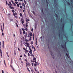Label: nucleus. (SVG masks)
<instances>
[{"label":"nucleus","instance_id":"obj_10","mask_svg":"<svg viewBox=\"0 0 73 73\" xmlns=\"http://www.w3.org/2000/svg\"><path fill=\"white\" fill-rule=\"evenodd\" d=\"M28 47L29 48V49L30 50H32V48H30L31 47V46H29V47Z\"/></svg>","mask_w":73,"mask_h":73},{"label":"nucleus","instance_id":"obj_62","mask_svg":"<svg viewBox=\"0 0 73 73\" xmlns=\"http://www.w3.org/2000/svg\"><path fill=\"white\" fill-rule=\"evenodd\" d=\"M31 56H33V54H31Z\"/></svg>","mask_w":73,"mask_h":73},{"label":"nucleus","instance_id":"obj_3","mask_svg":"<svg viewBox=\"0 0 73 73\" xmlns=\"http://www.w3.org/2000/svg\"><path fill=\"white\" fill-rule=\"evenodd\" d=\"M26 45H27V47H29L30 46L28 42L26 43Z\"/></svg>","mask_w":73,"mask_h":73},{"label":"nucleus","instance_id":"obj_42","mask_svg":"<svg viewBox=\"0 0 73 73\" xmlns=\"http://www.w3.org/2000/svg\"><path fill=\"white\" fill-rule=\"evenodd\" d=\"M3 45H4V41H3Z\"/></svg>","mask_w":73,"mask_h":73},{"label":"nucleus","instance_id":"obj_29","mask_svg":"<svg viewBox=\"0 0 73 73\" xmlns=\"http://www.w3.org/2000/svg\"><path fill=\"white\" fill-rule=\"evenodd\" d=\"M17 6L18 7H20V6H19V4H17Z\"/></svg>","mask_w":73,"mask_h":73},{"label":"nucleus","instance_id":"obj_13","mask_svg":"<svg viewBox=\"0 0 73 73\" xmlns=\"http://www.w3.org/2000/svg\"><path fill=\"white\" fill-rule=\"evenodd\" d=\"M30 51H29V52L30 54H32V50H30Z\"/></svg>","mask_w":73,"mask_h":73},{"label":"nucleus","instance_id":"obj_28","mask_svg":"<svg viewBox=\"0 0 73 73\" xmlns=\"http://www.w3.org/2000/svg\"><path fill=\"white\" fill-rule=\"evenodd\" d=\"M22 4L23 6L25 5V4H24V3H22Z\"/></svg>","mask_w":73,"mask_h":73},{"label":"nucleus","instance_id":"obj_35","mask_svg":"<svg viewBox=\"0 0 73 73\" xmlns=\"http://www.w3.org/2000/svg\"><path fill=\"white\" fill-rule=\"evenodd\" d=\"M22 30L23 32L24 31H25V29H22Z\"/></svg>","mask_w":73,"mask_h":73},{"label":"nucleus","instance_id":"obj_32","mask_svg":"<svg viewBox=\"0 0 73 73\" xmlns=\"http://www.w3.org/2000/svg\"><path fill=\"white\" fill-rule=\"evenodd\" d=\"M15 4H18V2H17V1H15Z\"/></svg>","mask_w":73,"mask_h":73},{"label":"nucleus","instance_id":"obj_49","mask_svg":"<svg viewBox=\"0 0 73 73\" xmlns=\"http://www.w3.org/2000/svg\"><path fill=\"white\" fill-rule=\"evenodd\" d=\"M28 35V34H27V33H26V35L27 36Z\"/></svg>","mask_w":73,"mask_h":73},{"label":"nucleus","instance_id":"obj_7","mask_svg":"<svg viewBox=\"0 0 73 73\" xmlns=\"http://www.w3.org/2000/svg\"><path fill=\"white\" fill-rule=\"evenodd\" d=\"M31 33V31H29L28 32V34L29 35H30V34Z\"/></svg>","mask_w":73,"mask_h":73},{"label":"nucleus","instance_id":"obj_19","mask_svg":"<svg viewBox=\"0 0 73 73\" xmlns=\"http://www.w3.org/2000/svg\"><path fill=\"white\" fill-rule=\"evenodd\" d=\"M35 48V47L33 46V45H32V49H33V48Z\"/></svg>","mask_w":73,"mask_h":73},{"label":"nucleus","instance_id":"obj_41","mask_svg":"<svg viewBox=\"0 0 73 73\" xmlns=\"http://www.w3.org/2000/svg\"><path fill=\"white\" fill-rule=\"evenodd\" d=\"M34 51H36V49L35 48H34Z\"/></svg>","mask_w":73,"mask_h":73},{"label":"nucleus","instance_id":"obj_31","mask_svg":"<svg viewBox=\"0 0 73 73\" xmlns=\"http://www.w3.org/2000/svg\"><path fill=\"white\" fill-rule=\"evenodd\" d=\"M12 12H13V13H14L15 12V11L14 10H12Z\"/></svg>","mask_w":73,"mask_h":73},{"label":"nucleus","instance_id":"obj_33","mask_svg":"<svg viewBox=\"0 0 73 73\" xmlns=\"http://www.w3.org/2000/svg\"><path fill=\"white\" fill-rule=\"evenodd\" d=\"M25 52H28V51L27 50H25Z\"/></svg>","mask_w":73,"mask_h":73},{"label":"nucleus","instance_id":"obj_64","mask_svg":"<svg viewBox=\"0 0 73 73\" xmlns=\"http://www.w3.org/2000/svg\"><path fill=\"white\" fill-rule=\"evenodd\" d=\"M31 44H33V41L31 42Z\"/></svg>","mask_w":73,"mask_h":73},{"label":"nucleus","instance_id":"obj_21","mask_svg":"<svg viewBox=\"0 0 73 73\" xmlns=\"http://www.w3.org/2000/svg\"><path fill=\"white\" fill-rule=\"evenodd\" d=\"M29 35L30 36H32V33H31Z\"/></svg>","mask_w":73,"mask_h":73},{"label":"nucleus","instance_id":"obj_58","mask_svg":"<svg viewBox=\"0 0 73 73\" xmlns=\"http://www.w3.org/2000/svg\"><path fill=\"white\" fill-rule=\"evenodd\" d=\"M24 23V21H22V24H23Z\"/></svg>","mask_w":73,"mask_h":73},{"label":"nucleus","instance_id":"obj_45","mask_svg":"<svg viewBox=\"0 0 73 73\" xmlns=\"http://www.w3.org/2000/svg\"><path fill=\"white\" fill-rule=\"evenodd\" d=\"M19 60L20 61H21V58H19Z\"/></svg>","mask_w":73,"mask_h":73},{"label":"nucleus","instance_id":"obj_63","mask_svg":"<svg viewBox=\"0 0 73 73\" xmlns=\"http://www.w3.org/2000/svg\"><path fill=\"white\" fill-rule=\"evenodd\" d=\"M25 61H27V59H25Z\"/></svg>","mask_w":73,"mask_h":73},{"label":"nucleus","instance_id":"obj_50","mask_svg":"<svg viewBox=\"0 0 73 73\" xmlns=\"http://www.w3.org/2000/svg\"><path fill=\"white\" fill-rule=\"evenodd\" d=\"M25 38H27V35H25Z\"/></svg>","mask_w":73,"mask_h":73},{"label":"nucleus","instance_id":"obj_24","mask_svg":"<svg viewBox=\"0 0 73 73\" xmlns=\"http://www.w3.org/2000/svg\"><path fill=\"white\" fill-rule=\"evenodd\" d=\"M28 37H30V38H31V36L30 35H28L27 36Z\"/></svg>","mask_w":73,"mask_h":73},{"label":"nucleus","instance_id":"obj_40","mask_svg":"<svg viewBox=\"0 0 73 73\" xmlns=\"http://www.w3.org/2000/svg\"><path fill=\"white\" fill-rule=\"evenodd\" d=\"M3 48H4V44H3Z\"/></svg>","mask_w":73,"mask_h":73},{"label":"nucleus","instance_id":"obj_61","mask_svg":"<svg viewBox=\"0 0 73 73\" xmlns=\"http://www.w3.org/2000/svg\"><path fill=\"white\" fill-rule=\"evenodd\" d=\"M23 49H24V50H25V48H23Z\"/></svg>","mask_w":73,"mask_h":73},{"label":"nucleus","instance_id":"obj_48","mask_svg":"<svg viewBox=\"0 0 73 73\" xmlns=\"http://www.w3.org/2000/svg\"><path fill=\"white\" fill-rule=\"evenodd\" d=\"M10 20L11 21H13V19H11Z\"/></svg>","mask_w":73,"mask_h":73},{"label":"nucleus","instance_id":"obj_8","mask_svg":"<svg viewBox=\"0 0 73 73\" xmlns=\"http://www.w3.org/2000/svg\"><path fill=\"white\" fill-rule=\"evenodd\" d=\"M1 30L2 31V32L3 33V26H1Z\"/></svg>","mask_w":73,"mask_h":73},{"label":"nucleus","instance_id":"obj_55","mask_svg":"<svg viewBox=\"0 0 73 73\" xmlns=\"http://www.w3.org/2000/svg\"><path fill=\"white\" fill-rule=\"evenodd\" d=\"M20 8H23V7H22V6H21L20 7Z\"/></svg>","mask_w":73,"mask_h":73},{"label":"nucleus","instance_id":"obj_27","mask_svg":"<svg viewBox=\"0 0 73 73\" xmlns=\"http://www.w3.org/2000/svg\"><path fill=\"white\" fill-rule=\"evenodd\" d=\"M13 4H14V5L16 7V4H15V3H14Z\"/></svg>","mask_w":73,"mask_h":73},{"label":"nucleus","instance_id":"obj_43","mask_svg":"<svg viewBox=\"0 0 73 73\" xmlns=\"http://www.w3.org/2000/svg\"><path fill=\"white\" fill-rule=\"evenodd\" d=\"M2 73H4V71L3 70H2Z\"/></svg>","mask_w":73,"mask_h":73},{"label":"nucleus","instance_id":"obj_9","mask_svg":"<svg viewBox=\"0 0 73 73\" xmlns=\"http://www.w3.org/2000/svg\"><path fill=\"white\" fill-rule=\"evenodd\" d=\"M27 42H25L23 43V44L26 46V47H27V46L25 45V44H27Z\"/></svg>","mask_w":73,"mask_h":73},{"label":"nucleus","instance_id":"obj_23","mask_svg":"<svg viewBox=\"0 0 73 73\" xmlns=\"http://www.w3.org/2000/svg\"><path fill=\"white\" fill-rule=\"evenodd\" d=\"M26 28H27V27H28V23H26Z\"/></svg>","mask_w":73,"mask_h":73},{"label":"nucleus","instance_id":"obj_15","mask_svg":"<svg viewBox=\"0 0 73 73\" xmlns=\"http://www.w3.org/2000/svg\"><path fill=\"white\" fill-rule=\"evenodd\" d=\"M33 60H34V61H36V58H35L34 57V58L33 59Z\"/></svg>","mask_w":73,"mask_h":73},{"label":"nucleus","instance_id":"obj_14","mask_svg":"<svg viewBox=\"0 0 73 73\" xmlns=\"http://www.w3.org/2000/svg\"><path fill=\"white\" fill-rule=\"evenodd\" d=\"M4 62L5 66V67H7V65H6V64L5 63V60H4Z\"/></svg>","mask_w":73,"mask_h":73},{"label":"nucleus","instance_id":"obj_17","mask_svg":"<svg viewBox=\"0 0 73 73\" xmlns=\"http://www.w3.org/2000/svg\"><path fill=\"white\" fill-rule=\"evenodd\" d=\"M16 40H15V42H14V44L15 45H16Z\"/></svg>","mask_w":73,"mask_h":73},{"label":"nucleus","instance_id":"obj_57","mask_svg":"<svg viewBox=\"0 0 73 73\" xmlns=\"http://www.w3.org/2000/svg\"><path fill=\"white\" fill-rule=\"evenodd\" d=\"M25 30H26V31H28V29H25Z\"/></svg>","mask_w":73,"mask_h":73},{"label":"nucleus","instance_id":"obj_39","mask_svg":"<svg viewBox=\"0 0 73 73\" xmlns=\"http://www.w3.org/2000/svg\"><path fill=\"white\" fill-rule=\"evenodd\" d=\"M16 25L17 27H18V25H17V24L16 23Z\"/></svg>","mask_w":73,"mask_h":73},{"label":"nucleus","instance_id":"obj_25","mask_svg":"<svg viewBox=\"0 0 73 73\" xmlns=\"http://www.w3.org/2000/svg\"><path fill=\"white\" fill-rule=\"evenodd\" d=\"M8 5H9V7H10V6H11V5H11V4H8Z\"/></svg>","mask_w":73,"mask_h":73},{"label":"nucleus","instance_id":"obj_51","mask_svg":"<svg viewBox=\"0 0 73 73\" xmlns=\"http://www.w3.org/2000/svg\"><path fill=\"white\" fill-rule=\"evenodd\" d=\"M28 55L29 56H30V54H29V53H28Z\"/></svg>","mask_w":73,"mask_h":73},{"label":"nucleus","instance_id":"obj_12","mask_svg":"<svg viewBox=\"0 0 73 73\" xmlns=\"http://www.w3.org/2000/svg\"><path fill=\"white\" fill-rule=\"evenodd\" d=\"M20 35H21V33H22V32L21 31V29H20Z\"/></svg>","mask_w":73,"mask_h":73},{"label":"nucleus","instance_id":"obj_26","mask_svg":"<svg viewBox=\"0 0 73 73\" xmlns=\"http://www.w3.org/2000/svg\"><path fill=\"white\" fill-rule=\"evenodd\" d=\"M23 34H25V31H24L23 32Z\"/></svg>","mask_w":73,"mask_h":73},{"label":"nucleus","instance_id":"obj_54","mask_svg":"<svg viewBox=\"0 0 73 73\" xmlns=\"http://www.w3.org/2000/svg\"><path fill=\"white\" fill-rule=\"evenodd\" d=\"M33 14H35V12H34L33 11Z\"/></svg>","mask_w":73,"mask_h":73},{"label":"nucleus","instance_id":"obj_53","mask_svg":"<svg viewBox=\"0 0 73 73\" xmlns=\"http://www.w3.org/2000/svg\"><path fill=\"white\" fill-rule=\"evenodd\" d=\"M34 64L33 63H32V66H33Z\"/></svg>","mask_w":73,"mask_h":73},{"label":"nucleus","instance_id":"obj_56","mask_svg":"<svg viewBox=\"0 0 73 73\" xmlns=\"http://www.w3.org/2000/svg\"><path fill=\"white\" fill-rule=\"evenodd\" d=\"M24 6V8L25 7V5H23Z\"/></svg>","mask_w":73,"mask_h":73},{"label":"nucleus","instance_id":"obj_18","mask_svg":"<svg viewBox=\"0 0 73 73\" xmlns=\"http://www.w3.org/2000/svg\"><path fill=\"white\" fill-rule=\"evenodd\" d=\"M34 66H37V64L35 63L34 64Z\"/></svg>","mask_w":73,"mask_h":73},{"label":"nucleus","instance_id":"obj_52","mask_svg":"<svg viewBox=\"0 0 73 73\" xmlns=\"http://www.w3.org/2000/svg\"><path fill=\"white\" fill-rule=\"evenodd\" d=\"M10 66H11V67L12 68V69H13V67H12V66L11 65H10Z\"/></svg>","mask_w":73,"mask_h":73},{"label":"nucleus","instance_id":"obj_44","mask_svg":"<svg viewBox=\"0 0 73 73\" xmlns=\"http://www.w3.org/2000/svg\"><path fill=\"white\" fill-rule=\"evenodd\" d=\"M37 65H39V64L38 63V62H37Z\"/></svg>","mask_w":73,"mask_h":73},{"label":"nucleus","instance_id":"obj_38","mask_svg":"<svg viewBox=\"0 0 73 73\" xmlns=\"http://www.w3.org/2000/svg\"><path fill=\"white\" fill-rule=\"evenodd\" d=\"M6 3L7 5H8V2H7V1H6Z\"/></svg>","mask_w":73,"mask_h":73},{"label":"nucleus","instance_id":"obj_34","mask_svg":"<svg viewBox=\"0 0 73 73\" xmlns=\"http://www.w3.org/2000/svg\"><path fill=\"white\" fill-rule=\"evenodd\" d=\"M24 2L25 4H27V3H26V1H25V0H24Z\"/></svg>","mask_w":73,"mask_h":73},{"label":"nucleus","instance_id":"obj_22","mask_svg":"<svg viewBox=\"0 0 73 73\" xmlns=\"http://www.w3.org/2000/svg\"><path fill=\"white\" fill-rule=\"evenodd\" d=\"M27 68L28 70V71H29V72H30V70H29V68H28V67H27Z\"/></svg>","mask_w":73,"mask_h":73},{"label":"nucleus","instance_id":"obj_5","mask_svg":"<svg viewBox=\"0 0 73 73\" xmlns=\"http://www.w3.org/2000/svg\"><path fill=\"white\" fill-rule=\"evenodd\" d=\"M13 15H14V16H16V15H17V14L16 13H13Z\"/></svg>","mask_w":73,"mask_h":73},{"label":"nucleus","instance_id":"obj_59","mask_svg":"<svg viewBox=\"0 0 73 73\" xmlns=\"http://www.w3.org/2000/svg\"><path fill=\"white\" fill-rule=\"evenodd\" d=\"M18 49L19 51H20V49H19V47L18 48Z\"/></svg>","mask_w":73,"mask_h":73},{"label":"nucleus","instance_id":"obj_2","mask_svg":"<svg viewBox=\"0 0 73 73\" xmlns=\"http://www.w3.org/2000/svg\"><path fill=\"white\" fill-rule=\"evenodd\" d=\"M28 65L29 66L31 65V64L30 63H29L26 62V65L27 67H28Z\"/></svg>","mask_w":73,"mask_h":73},{"label":"nucleus","instance_id":"obj_30","mask_svg":"<svg viewBox=\"0 0 73 73\" xmlns=\"http://www.w3.org/2000/svg\"><path fill=\"white\" fill-rule=\"evenodd\" d=\"M31 31H32V32L33 31V29H31Z\"/></svg>","mask_w":73,"mask_h":73},{"label":"nucleus","instance_id":"obj_11","mask_svg":"<svg viewBox=\"0 0 73 73\" xmlns=\"http://www.w3.org/2000/svg\"><path fill=\"white\" fill-rule=\"evenodd\" d=\"M20 15L21 17H23V15H22V13H20Z\"/></svg>","mask_w":73,"mask_h":73},{"label":"nucleus","instance_id":"obj_37","mask_svg":"<svg viewBox=\"0 0 73 73\" xmlns=\"http://www.w3.org/2000/svg\"><path fill=\"white\" fill-rule=\"evenodd\" d=\"M34 69H35V72H37V70L35 68Z\"/></svg>","mask_w":73,"mask_h":73},{"label":"nucleus","instance_id":"obj_60","mask_svg":"<svg viewBox=\"0 0 73 73\" xmlns=\"http://www.w3.org/2000/svg\"><path fill=\"white\" fill-rule=\"evenodd\" d=\"M19 5H21V3H19Z\"/></svg>","mask_w":73,"mask_h":73},{"label":"nucleus","instance_id":"obj_16","mask_svg":"<svg viewBox=\"0 0 73 73\" xmlns=\"http://www.w3.org/2000/svg\"><path fill=\"white\" fill-rule=\"evenodd\" d=\"M52 57H53V58H54V55H53V54H52Z\"/></svg>","mask_w":73,"mask_h":73},{"label":"nucleus","instance_id":"obj_6","mask_svg":"<svg viewBox=\"0 0 73 73\" xmlns=\"http://www.w3.org/2000/svg\"><path fill=\"white\" fill-rule=\"evenodd\" d=\"M10 8L11 9H14V7H12L11 6H9Z\"/></svg>","mask_w":73,"mask_h":73},{"label":"nucleus","instance_id":"obj_20","mask_svg":"<svg viewBox=\"0 0 73 73\" xmlns=\"http://www.w3.org/2000/svg\"><path fill=\"white\" fill-rule=\"evenodd\" d=\"M25 41L26 42H28V41H29V40H28L27 39H25Z\"/></svg>","mask_w":73,"mask_h":73},{"label":"nucleus","instance_id":"obj_46","mask_svg":"<svg viewBox=\"0 0 73 73\" xmlns=\"http://www.w3.org/2000/svg\"><path fill=\"white\" fill-rule=\"evenodd\" d=\"M2 36H3V37H4V33H2Z\"/></svg>","mask_w":73,"mask_h":73},{"label":"nucleus","instance_id":"obj_36","mask_svg":"<svg viewBox=\"0 0 73 73\" xmlns=\"http://www.w3.org/2000/svg\"><path fill=\"white\" fill-rule=\"evenodd\" d=\"M66 56H67V57H68V58H69V56H68V54H66Z\"/></svg>","mask_w":73,"mask_h":73},{"label":"nucleus","instance_id":"obj_1","mask_svg":"<svg viewBox=\"0 0 73 73\" xmlns=\"http://www.w3.org/2000/svg\"><path fill=\"white\" fill-rule=\"evenodd\" d=\"M62 47L63 49H64V50L66 51V52H68L67 51V49H66V45L65 44V46L64 47V46H62Z\"/></svg>","mask_w":73,"mask_h":73},{"label":"nucleus","instance_id":"obj_47","mask_svg":"<svg viewBox=\"0 0 73 73\" xmlns=\"http://www.w3.org/2000/svg\"><path fill=\"white\" fill-rule=\"evenodd\" d=\"M26 21L27 22V21H28V19H26Z\"/></svg>","mask_w":73,"mask_h":73},{"label":"nucleus","instance_id":"obj_4","mask_svg":"<svg viewBox=\"0 0 73 73\" xmlns=\"http://www.w3.org/2000/svg\"><path fill=\"white\" fill-rule=\"evenodd\" d=\"M0 53L1 54V57H2V52L1 51V50L0 49Z\"/></svg>","mask_w":73,"mask_h":73}]
</instances>
